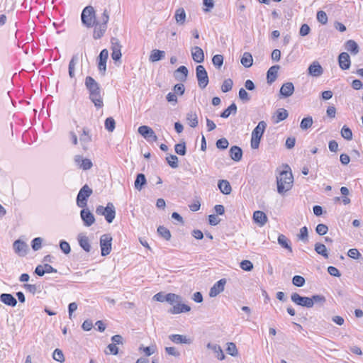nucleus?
I'll use <instances>...</instances> for the list:
<instances>
[{
  "label": "nucleus",
  "instance_id": "6",
  "mask_svg": "<svg viewBox=\"0 0 363 363\" xmlns=\"http://www.w3.org/2000/svg\"><path fill=\"white\" fill-rule=\"evenodd\" d=\"M196 76L199 86L202 89H205L208 84L209 79L208 73L203 65H198L196 67Z\"/></svg>",
  "mask_w": 363,
  "mask_h": 363
},
{
  "label": "nucleus",
  "instance_id": "22",
  "mask_svg": "<svg viewBox=\"0 0 363 363\" xmlns=\"http://www.w3.org/2000/svg\"><path fill=\"white\" fill-rule=\"evenodd\" d=\"M190 306L181 303V302L177 303V305L174 306L172 308L169 310V313L171 314H179L181 313H185L190 311Z\"/></svg>",
  "mask_w": 363,
  "mask_h": 363
},
{
  "label": "nucleus",
  "instance_id": "11",
  "mask_svg": "<svg viewBox=\"0 0 363 363\" xmlns=\"http://www.w3.org/2000/svg\"><path fill=\"white\" fill-rule=\"evenodd\" d=\"M13 250L20 256H24L28 251V245L21 240H16L13 244Z\"/></svg>",
  "mask_w": 363,
  "mask_h": 363
},
{
  "label": "nucleus",
  "instance_id": "27",
  "mask_svg": "<svg viewBox=\"0 0 363 363\" xmlns=\"http://www.w3.org/2000/svg\"><path fill=\"white\" fill-rule=\"evenodd\" d=\"M253 220L255 223L263 226L267 222V217L263 211H256L253 213Z\"/></svg>",
  "mask_w": 363,
  "mask_h": 363
},
{
  "label": "nucleus",
  "instance_id": "15",
  "mask_svg": "<svg viewBox=\"0 0 363 363\" xmlns=\"http://www.w3.org/2000/svg\"><path fill=\"white\" fill-rule=\"evenodd\" d=\"M226 283L225 279H221L218 281L210 289L209 296L211 297H215L220 293L223 291L224 286Z\"/></svg>",
  "mask_w": 363,
  "mask_h": 363
},
{
  "label": "nucleus",
  "instance_id": "14",
  "mask_svg": "<svg viewBox=\"0 0 363 363\" xmlns=\"http://www.w3.org/2000/svg\"><path fill=\"white\" fill-rule=\"evenodd\" d=\"M294 91V86L292 82H286L283 84L279 90L280 98H287L291 96Z\"/></svg>",
  "mask_w": 363,
  "mask_h": 363
},
{
  "label": "nucleus",
  "instance_id": "56",
  "mask_svg": "<svg viewBox=\"0 0 363 363\" xmlns=\"http://www.w3.org/2000/svg\"><path fill=\"white\" fill-rule=\"evenodd\" d=\"M226 350H227V352L233 357H236L238 354L236 345L233 342L228 343V347H227Z\"/></svg>",
  "mask_w": 363,
  "mask_h": 363
},
{
  "label": "nucleus",
  "instance_id": "9",
  "mask_svg": "<svg viewBox=\"0 0 363 363\" xmlns=\"http://www.w3.org/2000/svg\"><path fill=\"white\" fill-rule=\"evenodd\" d=\"M91 135L88 128H83L82 133L79 135V141L84 150H87L89 145L91 142Z\"/></svg>",
  "mask_w": 363,
  "mask_h": 363
},
{
  "label": "nucleus",
  "instance_id": "47",
  "mask_svg": "<svg viewBox=\"0 0 363 363\" xmlns=\"http://www.w3.org/2000/svg\"><path fill=\"white\" fill-rule=\"evenodd\" d=\"M174 150L177 154L179 155H185L186 152V144L184 142L179 143L176 144L174 146Z\"/></svg>",
  "mask_w": 363,
  "mask_h": 363
},
{
  "label": "nucleus",
  "instance_id": "54",
  "mask_svg": "<svg viewBox=\"0 0 363 363\" xmlns=\"http://www.w3.org/2000/svg\"><path fill=\"white\" fill-rule=\"evenodd\" d=\"M116 122L112 117H108L105 121V128L109 132H113L115 129Z\"/></svg>",
  "mask_w": 363,
  "mask_h": 363
},
{
  "label": "nucleus",
  "instance_id": "18",
  "mask_svg": "<svg viewBox=\"0 0 363 363\" xmlns=\"http://www.w3.org/2000/svg\"><path fill=\"white\" fill-rule=\"evenodd\" d=\"M191 57L194 62L201 63L204 61V52L199 46H194L191 50Z\"/></svg>",
  "mask_w": 363,
  "mask_h": 363
},
{
  "label": "nucleus",
  "instance_id": "16",
  "mask_svg": "<svg viewBox=\"0 0 363 363\" xmlns=\"http://www.w3.org/2000/svg\"><path fill=\"white\" fill-rule=\"evenodd\" d=\"M338 63L342 69H348L351 65V60L349 54L345 52H341L338 56Z\"/></svg>",
  "mask_w": 363,
  "mask_h": 363
},
{
  "label": "nucleus",
  "instance_id": "55",
  "mask_svg": "<svg viewBox=\"0 0 363 363\" xmlns=\"http://www.w3.org/2000/svg\"><path fill=\"white\" fill-rule=\"evenodd\" d=\"M306 281L305 279L299 275H296L292 279V283L294 286L301 287L304 285Z\"/></svg>",
  "mask_w": 363,
  "mask_h": 363
},
{
  "label": "nucleus",
  "instance_id": "53",
  "mask_svg": "<svg viewBox=\"0 0 363 363\" xmlns=\"http://www.w3.org/2000/svg\"><path fill=\"white\" fill-rule=\"evenodd\" d=\"M233 82L231 79H225L221 86L223 92L226 93L230 91L233 88Z\"/></svg>",
  "mask_w": 363,
  "mask_h": 363
},
{
  "label": "nucleus",
  "instance_id": "1",
  "mask_svg": "<svg viewBox=\"0 0 363 363\" xmlns=\"http://www.w3.org/2000/svg\"><path fill=\"white\" fill-rule=\"evenodd\" d=\"M85 86L89 91L90 100L97 108H101L104 103L99 84L93 77L88 76L85 79Z\"/></svg>",
  "mask_w": 363,
  "mask_h": 363
},
{
  "label": "nucleus",
  "instance_id": "31",
  "mask_svg": "<svg viewBox=\"0 0 363 363\" xmlns=\"http://www.w3.org/2000/svg\"><path fill=\"white\" fill-rule=\"evenodd\" d=\"M169 338L171 341L177 344H190L191 342L189 339L182 335H171L169 336Z\"/></svg>",
  "mask_w": 363,
  "mask_h": 363
},
{
  "label": "nucleus",
  "instance_id": "34",
  "mask_svg": "<svg viewBox=\"0 0 363 363\" xmlns=\"http://www.w3.org/2000/svg\"><path fill=\"white\" fill-rule=\"evenodd\" d=\"M186 18V12L183 8H179L176 10L174 14V18L177 23L183 25L185 23Z\"/></svg>",
  "mask_w": 363,
  "mask_h": 363
},
{
  "label": "nucleus",
  "instance_id": "8",
  "mask_svg": "<svg viewBox=\"0 0 363 363\" xmlns=\"http://www.w3.org/2000/svg\"><path fill=\"white\" fill-rule=\"evenodd\" d=\"M291 299L294 303L302 307H313V302L311 301L310 297L301 296L297 293H293L291 296Z\"/></svg>",
  "mask_w": 363,
  "mask_h": 363
},
{
  "label": "nucleus",
  "instance_id": "28",
  "mask_svg": "<svg viewBox=\"0 0 363 363\" xmlns=\"http://www.w3.org/2000/svg\"><path fill=\"white\" fill-rule=\"evenodd\" d=\"M206 347L213 351L216 354V357L219 360H223L225 359V354L221 349L220 346L217 344L208 343Z\"/></svg>",
  "mask_w": 363,
  "mask_h": 363
},
{
  "label": "nucleus",
  "instance_id": "23",
  "mask_svg": "<svg viewBox=\"0 0 363 363\" xmlns=\"http://www.w3.org/2000/svg\"><path fill=\"white\" fill-rule=\"evenodd\" d=\"M188 73V69L185 66L182 65L175 70L174 75L177 79L181 82H185L186 80Z\"/></svg>",
  "mask_w": 363,
  "mask_h": 363
},
{
  "label": "nucleus",
  "instance_id": "36",
  "mask_svg": "<svg viewBox=\"0 0 363 363\" xmlns=\"http://www.w3.org/2000/svg\"><path fill=\"white\" fill-rule=\"evenodd\" d=\"M165 52L160 50L155 49L152 50L149 60L152 62H157L164 57Z\"/></svg>",
  "mask_w": 363,
  "mask_h": 363
},
{
  "label": "nucleus",
  "instance_id": "58",
  "mask_svg": "<svg viewBox=\"0 0 363 363\" xmlns=\"http://www.w3.org/2000/svg\"><path fill=\"white\" fill-rule=\"evenodd\" d=\"M240 267L244 271L250 272L253 269V264L250 260H242Z\"/></svg>",
  "mask_w": 363,
  "mask_h": 363
},
{
  "label": "nucleus",
  "instance_id": "48",
  "mask_svg": "<svg viewBox=\"0 0 363 363\" xmlns=\"http://www.w3.org/2000/svg\"><path fill=\"white\" fill-rule=\"evenodd\" d=\"M166 160L168 163V164L174 169H176L178 167V157L176 155H169L166 157Z\"/></svg>",
  "mask_w": 363,
  "mask_h": 363
},
{
  "label": "nucleus",
  "instance_id": "25",
  "mask_svg": "<svg viewBox=\"0 0 363 363\" xmlns=\"http://www.w3.org/2000/svg\"><path fill=\"white\" fill-rule=\"evenodd\" d=\"M279 68L280 67L279 65H274L268 69L267 73V83L272 84L277 79Z\"/></svg>",
  "mask_w": 363,
  "mask_h": 363
},
{
  "label": "nucleus",
  "instance_id": "44",
  "mask_svg": "<svg viewBox=\"0 0 363 363\" xmlns=\"http://www.w3.org/2000/svg\"><path fill=\"white\" fill-rule=\"evenodd\" d=\"M313 118L311 116L303 118L300 123V128L303 130H308L313 125Z\"/></svg>",
  "mask_w": 363,
  "mask_h": 363
},
{
  "label": "nucleus",
  "instance_id": "52",
  "mask_svg": "<svg viewBox=\"0 0 363 363\" xmlns=\"http://www.w3.org/2000/svg\"><path fill=\"white\" fill-rule=\"evenodd\" d=\"M310 298H311V301H312V302H313V306L315 303H319L320 305L323 306L326 301L325 297L324 296L320 295V294L313 295Z\"/></svg>",
  "mask_w": 363,
  "mask_h": 363
},
{
  "label": "nucleus",
  "instance_id": "32",
  "mask_svg": "<svg viewBox=\"0 0 363 363\" xmlns=\"http://www.w3.org/2000/svg\"><path fill=\"white\" fill-rule=\"evenodd\" d=\"M146 183L147 180L145 174L142 173L138 174L134 182L135 188L138 191H141Z\"/></svg>",
  "mask_w": 363,
  "mask_h": 363
},
{
  "label": "nucleus",
  "instance_id": "20",
  "mask_svg": "<svg viewBox=\"0 0 363 363\" xmlns=\"http://www.w3.org/2000/svg\"><path fill=\"white\" fill-rule=\"evenodd\" d=\"M0 301L4 304L15 307L17 305V300L11 294H1L0 295Z\"/></svg>",
  "mask_w": 363,
  "mask_h": 363
},
{
  "label": "nucleus",
  "instance_id": "41",
  "mask_svg": "<svg viewBox=\"0 0 363 363\" xmlns=\"http://www.w3.org/2000/svg\"><path fill=\"white\" fill-rule=\"evenodd\" d=\"M236 113L237 106L235 103H233L220 113V117L227 118L230 116V114H235Z\"/></svg>",
  "mask_w": 363,
  "mask_h": 363
},
{
  "label": "nucleus",
  "instance_id": "39",
  "mask_svg": "<svg viewBox=\"0 0 363 363\" xmlns=\"http://www.w3.org/2000/svg\"><path fill=\"white\" fill-rule=\"evenodd\" d=\"M240 62L245 67H250L253 63V58L252 55L248 52H244L241 57Z\"/></svg>",
  "mask_w": 363,
  "mask_h": 363
},
{
  "label": "nucleus",
  "instance_id": "49",
  "mask_svg": "<svg viewBox=\"0 0 363 363\" xmlns=\"http://www.w3.org/2000/svg\"><path fill=\"white\" fill-rule=\"evenodd\" d=\"M223 56L222 55H216L212 58V62L217 69H220L223 64Z\"/></svg>",
  "mask_w": 363,
  "mask_h": 363
},
{
  "label": "nucleus",
  "instance_id": "64",
  "mask_svg": "<svg viewBox=\"0 0 363 363\" xmlns=\"http://www.w3.org/2000/svg\"><path fill=\"white\" fill-rule=\"evenodd\" d=\"M239 98L243 101H248L250 100V97L249 96V94L247 92V91L243 89V88H241L240 90H239Z\"/></svg>",
  "mask_w": 363,
  "mask_h": 363
},
{
  "label": "nucleus",
  "instance_id": "40",
  "mask_svg": "<svg viewBox=\"0 0 363 363\" xmlns=\"http://www.w3.org/2000/svg\"><path fill=\"white\" fill-rule=\"evenodd\" d=\"M278 243L284 248L288 250L290 252H292V248L290 245V241L284 235H279L278 236Z\"/></svg>",
  "mask_w": 363,
  "mask_h": 363
},
{
  "label": "nucleus",
  "instance_id": "45",
  "mask_svg": "<svg viewBox=\"0 0 363 363\" xmlns=\"http://www.w3.org/2000/svg\"><path fill=\"white\" fill-rule=\"evenodd\" d=\"M158 234L166 240H169L171 238L170 231L165 227L160 225L157 228Z\"/></svg>",
  "mask_w": 363,
  "mask_h": 363
},
{
  "label": "nucleus",
  "instance_id": "7",
  "mask_svg": "<svg viewBox=\"0 0 363 363\" xmlns=\"http://www.w3.org/2000/svg\"><path fill=\"white\" fill-rule=\"evenodd\" d=\"M112 237L110 234H104L100 238V247L102 256H106L111 251Z\"/></svg>",
  "mask_w": 363,
  "mask_h": 363
},
{
  "label": "nucleus",
  "instance_id": "21",
  "mask_svg": "<svg viewBox=\"0 0 363 363\" xmlns=\"http://www.w3.org/2000/svg\"><path fill=\"white\" fill-rule=\"evenodd\" d=\"M94 26H95V28L94 30L93 37L94 39H99L105 33L107 29V26H104V23H99V22H95Z\"/></svg>",
  "mask_w": 363,
  "mask_h": 363
},
{
  "label": "nucleus",
  "instance_id": "33",
  "mask_svg": "<svg viewBox=\"0 0 363 363\" xmlns=\"http://www.w3.org/2000/svg\"><path fill=\"white\" fill-rule=\"evenodd\" d=\"M345 49L350 52L351 54L355 55L359 51V48L357 43L353 40H348L345 43Z\"/></svg>",
  "mask_w": 363,
  "mask_h": 363
},
{
  "label": "nucleus",
  "instance_id": "10",
  "mask_svg": "<svg viewBox=\"0 0 363 363\" xmlns=\"http://www.w3.org/2000/svg\"><path fill=\"white\" fill-rule=\"evenodd\" d=\"M74 160L76 164L83 170L90 169L93 166V163L91 160L88 158H83L79 155H75Z\"/></svg>",
  "mask_w": 363,
  "mask_h": 363
},
{
  "label": "nucleus",
  "instance_id": "26",
  "mask_svg": "<svg viewBox=\"0 0 363 363\" xmlns=\"http://www.w3.org/2000/svg\"><path fill=\"white\" fill-rule=\"evenodd\" d=\"M230 157L232 160L235 162H239L241 160L242 157V149L236 145L232 146L230 149Z\"/></svg>",
  "mask_w": 363,
  "mask_h": 363
},
{
  "label": "nucleus",
  "instance_id": "3",
  "mask_svg": "<svg viewBox=\"0 0 363 363\" xmlns=\"http://www.w3.org/2000/svg\"><path fill=\"white\" fill-rule=\"evenodd\" d=\"M267 128L265 121H259L257 125L252 132L251 136V147L252 149H257L259 146L261 138Z\"/></svg>",
  "mask_w": 363,
  "mask_h": 363
},
{
  "label": "nucleus",
  "instance_id": "12",
  "mask_svg": "<svg viewBox=\"0 0 363 363\" xmlns=\"http://www.w3.org/2000/svg\"><path fill=\"white\" fill-rule=\"evenodd\" d=\"M80 216L84 225L87 227L91 226L95 222V218L93 213L87 208H83L80 212Z\"/></svg>",
  "mask_w": 363,
  "mask_h": 363
},
{
  "label": "nucleus",
  "instance_id": "2",
  "mask_svg": "<svg viewBox=\"0 0 363 363\" xmlns=\"http://www.w3.org/2000/svg\"><path fill=\"white\" fill-rule=\"evenodd\" d=\"M294 182V177L291 171L284 170L280 172L277 178V191L279 194H283L289 191Z\"/></svg>",
  "mask_w": 363,
  "mask_h": 363
},
{
  "label": "nucleus",
  "instance_id": "5",
  "mask_svg": "<svg viewBox=\"0 0 363 363\" xmlns=\"http://www.w3.org/2000/svg\"><path fill=\"white\" fill-rule=\"evenodd\" d=\"M92 193V189L87 184L84 185L77 194V205L80 208H85L87 206L88 199Z\"/></svg>",
  "mask_w": 363,
  "mask_h": 363
},
{
  "label": "nucleus",
  "instance_id": "50",
  "mask_svg": "<svg viewBox=\"0 0 363 363\" xmlns=\"http://www.w3.org/2000/svg\"><path fill=\"white\" fill-rule=\"evenodd\" d=\"M341 135L342 138L347 140H351L352 139V132L351 129L346 125H344L341 130Z\"/></svg>",
  "mask_w": 363,
  "mask_h": 363
},
{
  "label": "nucleus",
  "instance_id": "35",
  "mask_svg": "<svg viewBox=\"0 0 363 363\" xmlns=\"http://www.w3.org/2000/svg\"><path fill=\"white\" fill-rule=\"evenodd\" d=\"M78 61H79V57H78L77 54L74 55L72 56L71 60L69 61L68 72H69V76L70 78H74L75 77L74 69H75L76 65L78 63Z\"/></svg>",
  "mask_w": 363,
  "mask_h": 363
},
{
  "label": "nucleus",
  "instance_id": "62",
  "mask_svg": "<svg viewBox=\"0 0 363 363\" xmlns=\"http://www.w3.org/2000/svg\"><path fill=\"white\" fill-rule=\"evenodd\" d=\"M328 228L326 225L320 223L315 228V232L320 235H324L327 233Z\"/></svg>",
  "mask_w": 363,
  "mask_h": 363
},
{
  "label": "nucleus",
  "instance_id": "13",
  "mask_svg": "<svg viewBox=\"0 0 363 363\" xmlns=\"http://www.w3.org/2000/svg\"><path fill=\"white\" fill-rule=\"evenodd\" d=\"M108 57V52L106 49H104L101 51L99 55V64L98 67L102 75L105 74L106 70V61Z\"/></svg>",
  "mask_w": 363,
  "mask_h": 363
},
{
  "label": "nucleus",
  "instance_id": "4",
  "mask_svg": "<svg viewBox=\"0 0 363 363\" xmlns=\"http://www.w3.org/2000/svg\"><path fill=\"white\" fill-rule=\"evenodd\" d=\"M82 22L88 28L94 26L96 21L95 11L91 6H88L84 9L82 13Z\"/></svg>",
  "mask_w": 363,
  "mask_h": 363
},
{
  "label": "nucleus",
  "instance_id": "60",
  "mask_svg": "<svg viewBox=\"0 0 363 363\" xmlns=\"http://www.w3.org/2000/svg\"><path fill=\"white\" fill-rule=\"evenodd\" d=\"M229 143L226 138H220L216 142V147L220 150H225L228 148Z\"/></svg>",
  "mask_w": 363,
  "mask_h": 363
},
{
  "label": "nucleus",
  "instance_id": "30",
  "mask_svg": "<svg viewBox=\"0 0 363 363\" xmlns=\"http://www.w3.org/2000/svg\"><path fill=\"white\" fill-rule=\"evenodd\" d=\"M218 187L220 189V191L225 195H228L232 191L231 186L228 181L221 179L218 181Z\"/></svg>",
  "mask_w": 363,
  "mask_h": 363
},
{
  "label": "nucleus",
  "instance_id": "29",
  "mask_svg": "<svg viewBox=\"0 0 363 363\" xmlns=\"http://www.w3.org/2000/svg\"><path fill=\"white\" fill-rule=\"evenodd\" d=\"M78 241L80 247L84 251H86V252H89L91 251V245L87 236L84 235L82 234H79L78 235Z\"/></svg>",
  "mask_w": 363,
  "mask_h": 363
},
{
  "label": "nucleus",
  "instance_id": "51",
  "mask_svg": "<svg viewBox=\"0 0 363 363\" xmlns=\"http://www.w3.org/2000/svg\"><path fill=\"white\" fill-rule=\"evenodd\" d=\"M298 238L299 240L303 241V242H307L308 240V228L306 226L302 227L300 229V233L298 235Z\"/></svg>",
  "mask_w": 363,
  "mask_h": 363
},
{
  "label": "nucleus",
  "instance_id": "17",
  "mask_svg": "<svg viewBox=\"0 0 363 363\" xmlns=\"http://www.w3.org/2000/svg\"><path fill=\"white\" fill-rule=\"evenodd\" d=\"M308 74L313 77H320L323 73V69L318 61L313 62L308 68Z\"/></svg>",
  "mask_w": 363,
  "mask_h": 363
},
{
  "label": "nucleus",
  "instance_id": "63",
  "mask_svg": "<svg viewBox=\"0 0 363 363\" xmlns=\"http://www.w3.org/2000/svg\"><path fill=\"white\" fill-rule=\"evenodd\" d=\"M60 247L61 250L66 255L69 254L71 251L69 244L65 240L60 241Z\"/></svg>",
  "mask_w": 363,
  "mask_h": 363
},
{
  "label": "nucleus",
  "instance_id": "37",
  "mask_svg": "<svg viewBox=\"0 0 363 363\" xmlns=\"http://www.w3.org/2000/svg\"><path fill=\"white\" fill-rule=\"evenodd\" d=\"M314 250L317 254L323 256L324 258H328L329 254L325 245L320 242H316L314 245Z\"/></svg>",
  "mask_w": 363,
  "mask_h": 363
},
{
  "label": "nucleus",
  "instance_id": "61",
  "mask_svg": "<svg viewBox=\"0 0 363 363\" xmlns=\"http://www.w3.org/2000/svg\"><path fill=\"white\" fill-rule=\"evenodd\" d=\"M43 239L41 238H35L32 240V248L34 251H37L41 248Z\"/></svg>",
  "mask_w": 363,
  "mask_h": 363
},
{
  "label": "nucleus",
  "instance_id": "38",
  "mask_svg": "<svg viewBox=\"0 0 363 363\" xmlns=\"http://www.w3.org/2000/svg\"><path fill=\"white\" fill-rule=\"evenodd\" d=\"M186 120L189 125L192 128H196L198 125V116L195 112L190 111L187 113Z\"/></svg>",
  "mask_w": 363,
  "mask_h": 363
},
{
  "label": "nucleus",
  "instance_id": "46",
  "mask_svg": "<svg viewBox=\"0 0 363 363\" xmlns=\"http://www.w3.org/2000/svg\"><path fill=\"white\" fill-rule=\"evenodd\" d=\"M235 5H236L237 11H238V14L242 18H245L244 12L245 11L246 6H245V4L244 3V0H238L236 1Z\"/></svg>",
  "mask_w": 363,
  "mask_h": 363
},
{
  "label": "nucleus",
  "instance_id": "24",
  "mask_svg": "<svg viewBox=\"0 0 363 363\" xmlns=\"http://www.w3.org/2000/svg\"><path fill=\"white\" fill-rule=\"evenodd\" d=\"M289 116L288 111L284 108H279L277 110L275 114L272 116V120L274 123H279L285 120Z\"/></svg>",
  "mask_w": 363,
  "mask_h": 363
},
{
  "label": "nucleus",
  "instance_id": "57",
  "mask_svg": "<svg viewBox=\"0 0 363 363\" xmlns=\"http://www.w3.org/2000/svg\"><path fill=\"white\" fill-rule=\"evenodd\" d=\"M53 359L57 362H63L65 361V357L63 352L60 349H55L52 354Z\"/></svg>",
  "mask_w": 363,
  "mask_h": 363
},
{
  "label": "nucleus",
  "instance_id": "42",
  "mask_svg": "<svg viewBox=\"0 0 363 363\" xmlns=\"http://www.w3.org/2000/svg\"><path fill=\"white\" fill-rule=\"evenodd\" d=\"M165 301L168 302L170 304H173L174 303H179L182 301V298L179 295L169 293L165 295Z\"/></svg>",
  "mask_w": 363,
  "mask_h": 363
},
{
  "label": "nucleus",
  "instance_id": "43",
  "mask_svg": "<svg viewBox=\"0 0 363 363\" xmlns=\"http://www.w3.org/2000/svg\"><path fill=\"white\" fill-rule=\"evenodd\" d=\"M138 131L144 138L148 140V136L151 135L153 130L147 125H141L138 128Z\"/></svg>",
  "mask_w": 363,
  "mask_h": 363
},
{
  "label": "nucleus",
  "instance_id": "19",
  "mask_svg": "<svg viewBox=\"0 0 363 363\" xmlns=\"http://www.w3.org/2000/svg\"><path fill=\"white\" fill-rule=\"evenodd\" d=\"M104 210L105 211L104 216L106 221L108 223H112L116 216V211L113 204L112 203H108Z\"/></svg>",
  "mask_w": 363,
  "mask_h": 363
},
{
  "label": "nucleus",
  "instance_id": "59",
  "mask_svg": "<svg viewBox=\"0 0 363 363\" xmlns=\"http://www.w3.org/2000/svg\"><path fill=\"white\" fill-rule=\"evenodd\" d=\"M317 20L320 23L325 25L328 23V16L323 11H319L317 13Z\"/></svg>",
  "mask_w": 363,
  "mask_h": 363
}]
</instances>
